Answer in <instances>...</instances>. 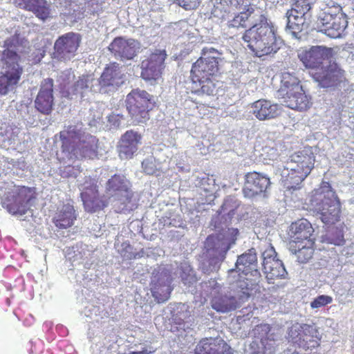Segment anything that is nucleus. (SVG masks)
I'll use <instances>...</instances> for the list:
<instances>
[{
	"label": "nucleus",
	"instance_id": "f257e3e1",
	"mask_svg": "<svg viewBox=\"0 0 354 354\" xmlns=\"http://www.w3.org/2000/svg\"><path fill=\"white\" fill-rule=\"evenodd\" d=\"M59 138L62 144L60 153L57 154L58 159L65 165L64 169L59 167L62 177L68 178L73 175L71 165L75 161L93 159L97 156L98 140L84 131L82 122H74L65 126L64 129L59 133Z\"/></svg>",
	"mask_w": 354,
	"mask_h": 354
},
{
	"label": "nucleus",
	"instance_id": "f03ea898",
	"mask_svg": "<svg viewBox=\"0 0 354 354\" xmlns=\"http://www.w3.org/2000/svg\"><path fill=\"white\" fill-rule=\"evenodd\" d=\"M28 40L15 35L3 41L0 50V95L12 92L23 73L21 65V56L28 53Z\"/></svg>",
	"mask_w": 354,
	"mask_h": 354
},
{
	"label": "nucleus",
	"instance_id": "7ed1b4c3",
	"mask_svg": "<svg viewBox=\"0 0 354 354\" xmlns=\"http://www.w3.org/2000/svg\"><path fill=\"white\" fill-rule=\"evenodd\" d=\"M221 216H214L210 225L217 232L206 239L200 268L204 273L218 270L227 252L235 244L239 234L237 228L225 227L218 222Z\"/></svg>",
	"mask_w": 354,
	"mask_h": 354
},
{
	"label": "nucleus",
	"instance_id": "20e7f679",
	"mask_svg": "<svg viewBox=\"0 0 354 354\" xmlns=\"http://www.w3.org/2000/svg\"><path fill=\"white\" fill-rule=\"evenodd\" d=\"M242 39L245 46L258 57L276 53L281 44V39L277 37L266 17V22H258L246 30Z\"/></svg>",
	"mask_w": 354,
	"mask_h": 354
},
{
	"label": "nucleus",
	"instance_id": "39448f33",
	"mask_svg": "<svg viewBox=\"0 0 354 354\" xmlns=\"http://www.w3.org/2000/svg\"><path fill=\"white\" fill-rule=\"evenodd\" d=\"M315 157L309 150L292 154L281 169V181L288 190L299 189L300 184L314 167Z\"/></svg>",
	"mask_w": 354,
	"mask_h": 354
},
{
	"label": "nucleus",
	"instance_id": "423d86ee",
	"mask_svg": "<svg viewBox=\"0 0 354 354\" xmlns=\"http://www.w3.org/2000/svg\"><path fill=\"white\" fill-rule=\"evenodd\" d=\"M233 270H229L227 277L230 283V290L225 295L214 296L211 301L213 309L220 313H228L240 308L252 295V288L250 287L248 279H232Z\"/></svg>",
	"mask_w": 354,
	"mask_h": 354
},
{
	"label": "nucleus",
	"instance_id": "0eeeda50",
	"mask_svg": "<svg viewBox=\"0 0 354 354\" xmlns=\"http://www.w3.org/2000/svg\"><path fill=\"white\" fill-rule=\"evenodd\" d=\"M310 201L324 223L332 225L339 221L340 203L328 183L323 182L318 189L314 190Z\"/></svg>",
	"mask_w": 354,
	"mask_h": 354
},
{
	"label": "nucleus",
	"instance_id": "6e6552de",
	"mask_svg": "<svg viewBox=\"0 0 354 354\" xmlns=\"http://www.w3.org/2000/svg\"><path fill=\"white\" fill-rule=\"evenodd\" d=\"M6 190L1 198V204L9 213L21 220L32 216L30 206L35 197L30 188L13 185L8 187Z\"/></svg>",
	"mask_w": 354,
	"mask_h": 354
},
{
	"label": "nucleus",
	"instance_id": "1a4fd4ad",
	"mask_svg": "<svg viewBox=\"0 0 354 354\" xmlns=\"http://www.w3.org/2000/svg\"><path fill=\"white\" fill-rule=\"evenodd\" d=\"M347 25L346 17L341 12L339 6L329 7L325 5L317 15V30L329 37H340Z\"/></svg>",
	"mask_w": 354,
	"mask_h": 354
},
{
	"label": "nucleus",
	"instance_id": "9d476101",
	"mask_svg": "<svg viewBox=\"0 0 354 354\" xmlns=\"http://www.w3.org/2000/svg\"><path fill=\"white\" fill-rule=\"evenodd\" d=\"M130 183L124 175L115 174L106 183V192L110 201L118 211L126 212L131 210L134 204L131 203L133 196L130 189Z\"/></svg>",
	"mask_w": 354,
	"mask_h": 354
},
{
	"label": "nucleus",
	"instance_id": "9b49d317",
	"mask_svg": "<svg viewBox=\"0 0 354 354\" xmlns=\"http://www.w3.org/2000/svg\"><path fill=\"white\" fill-rule=\"evenodd\" d=\"M153 97L140 89L132 90L126 97L127 110L133 122L145 123L149 119V110L153 106Z\"/></svg>",
	"mask_w": 354,
	"mask_h": 354
},
{
	"label": "nucleus",
	"instance_id": "f8f14e48",
	"mask_svg": "<svg viewBox=\"0 0 354 354\" xmlns=\"http://www.w3.org/2000/svg\"><path fill=\"white\" fill-rule=\"evenodd\" d=\"M221 62V53L217 50L212 47L203 48L201 57L192 65V80L214 78L218 73Z\"/></svg>",
	"mask_w": 354,
	"mask_h": 354
},
{
	"label": "nucleus",
	"instance_id": "ddd939ff",
	"mask_svg": "<svg viewBox=\"0 0 354 354\" xmlns=\"http://www.w3.org/2000/svg\"><path fill=\"white\" fill-rule=\"evenodd\" d=\"M126 75L120 64L113 62L104 69L98 79L95 78V83L91 84L93 93L113 94L124 84Z\"/></svg>",
	"mask_w": 354,
	"mask_h": 354
},
{
	"label": "nucleus",
	"instance_id": "4468645a",
	"mask_svg": "<svg viewBox=\"0 0 354 354\" xmlns=\"http://www.w3.org/2000/svg\"><path fill=\"white\" fill-rule=\"evenodd\" d=\"M81 39L80 34L73 32L59 36L54 44L53 58L62 62L73 59L76 55Z\"/></svg>",
	"mask_w": 354,
	"mask_h": 354
},
{
	"label": "nucleus",
	"instance_id": "2eb2a0df",
	"mask_svg": "<svg viewBox=\"0 0 354 354\" xmlns=\"http://www.w3.org/2000/svg\"><path fill=\"white\" fill-rule=\"evenodd\" d=\"M312 76L318 85L322 88H335L344 79V71L337 64L326 62L317 68Z\"/></svg>",
	"mask_w": 354,
	"mask_h": 354
},
{
	"label": "nucleus",
	"instance_id": "dca6fc26",
	"mask_svg": "<svg viewBox=\"0 0 354 354\" xmlns=\"http://www.w3.org/2000/svg\"><path fill=\"white\" fill-rule=\"evenodd\" d=\"M171 278L169 271L165 268H158L152 272L151 290L158 303L166 301L170 296L172 288L170 286Z\"/></svg>",
	"mask_w": 354,
	"mask_h": 354
},
{
	"label": "nucleus",
	"instance_id": "f3484780",
	"mask_svg": "<svg viewBox=\"0 0 354 354\" xmlns=\"http://www.w3.org/2000/svg\"><path fill=\"white\" fill-rule=\"evenodd\" d=\"M81 198L84 207L88 212H96L102 209L106 204L100 198L97 182L95 179L86 178L80 185Z\"/></svg>",
	"mask_w": 354,
	"mask_h": 354
},
{
	"label": "nucleus",
	"instance_id": "a211bd4d",
	"mask_svg": "<svg viewBox=\"0 0 354 354\" xmlns=\"http://www.w3.org/2000/svg\"><path fill=\"white\" fill-rule=\"evenodd\" d=\"M140 47V42L134 39L118 37L109 44V50L115 59L125 61L133 59Z\"/></svg>",
	"mask_w": 354,
	"mask_h": 354
},
{
	"label": "nucleus",
	"instance_id": "6ab92c4d",
	"mask_svg": "<svg viewBox=\"0 0 354 354\" xmlns=\"http://www.w3.org/2000/svg\"><path fill=\"white\" fill-rule=\"evenodd\" d=\"M270 185V178L267 176L255 171L249 172L245 176L243 193L249 198L257 196L266 197Z\"/></svg>",
	"mask_w": 354,
	"mask_h": 354
},
{
	"label": "nucleus",
	"instance_id": "aec40b11",
	"mask_svg": "<svg viewBox=\"0 0 354 354\" xmlns=\"http://www.w3.org/2000/svg\"><path fill=\"white\" fill-rule=\"evenodd\" d=\"M167 54L164 50H156L150 56L141 63V77L147 80H156L161 77L165 68Z\"/></svg>",
	"mask_w": 354,
	"mask_h": 354
},
{
	"label": "nucleus",
	"instance_id": "412c9836",
	"mask_svg": "<svg viewBox=\"0 0 354 354\" xmlns=\"http://www.w3.org/2000/svg\"><path fill=\"white\" fill-rule=\"evenodd\" d=\"M235 267V269H232L235 272L232 274L233 280H237L239 278L242 279L239 274H237V272H242L245 275L250 274L255 279L259 278L261 274L259 270L256 249L252 248L238 256Z\"/></svg>",
	"mask_w": 354,
	"mask_h": 354
},
{
	"label": "nucleus",
	"instance_id": "4be33fe9",
	"mask_svg": "<svg viewBox=\"0 0 354 354\" xmlns=\"http://www.w3.org/2000/svg\"><path fill=\"white\" fill-rule=\"evenodd\" d=\"M283 19L286 21L285 30L292 37L300 39L301 32L307 31L312 21V13H305L288 10Z\"/></svg>",
	"mask_w": 354,
	"mask_h": 354
},
{
	"label": "nucleus",
	"instance_id": "5701e85b",
	"mask_svg": "<svg viewBox=\"0 0 354 354\" xmlns=\"http://www.w3.org/2000/svg\"><path fill=\"white\" fill-rule=\"evenodd\" d=\"M262 267L268 279L275 278L284 279L288 272L283 262L277 258V252L274 247L269 245L262 252Z\"/></svg>",
	"mask_w": 354,
	"mask_h": 354
},
{
	"label": "nucleus",
	"instance_id": "b1692460",
	"mask_svg": "<svg viewBox=\"0 0 354 354\" xmlns=\"http://www.w3.org/2000/svg\"><path fill=\"white\" fill-rule=\"evenodd\" d=\"M330 48L322 46H312L298 53V57L306 68H320L331 55Z\"/></svg>",
	"mask_w": 354,
	"mask_h": 354
},
{
	"label": "nucleus",
	"instance_id": "393cba45",
	"mask_svg": "<svg viewBox=\"0 0 354 354\" xmlns=\"http://www.w3.org/2000/svg\"><path fill=\"white\" fill-rule=\"evenodd\" d=\"M53 80L46 78L41 82L39 91L35 100V106L40 113L48 115L53 110Z\"/></svg>",
	"mask_w": 354,
	"mask_h": 354
},
{
	"label": "nucleus",
	"instance_id": "a878e982",
	"mask_svg": "<svg viewBox=\"0 0 354 354\" xmlns=\"http://www.w3.org/2000/svg\"><path fill=\"white\" fill-rule=\"evenodd\" d=\"M266 22V16L259 9L253 6H248L245 11L234 15L233 18L228 21L230 28H246L252 26L258 22Z\"/></svg>",
	"mask_w": 354,
	"mask_h": 354
},
{
	"label": "nucleus",
	"instance_id": "bb28decb",
	"mask_svg": "<svg viewBox=\"0 0 354 354\" xmlns=\"http://www.w3.org/2000/svg\"><path fill=\"white\" fill-rule=\"evenodd\" d=\"M250 111L259 120H268L280 115L281 107L270 100H259L252 104Z\"/></svg>",
	"mask_w": 354,
	"mask_h": 354
},
{
	"label": "nucleus",
	"instance_id": "cd10ccee",
	"mask_svg": "<svg viewBox=\"0 0 354 354\" xmlns=\"http://www.w3.org/2000/svg\"><path fill=\"white\" fill-rule=\"evenodd\" d=\"M141 136L138 132L133 130L126 131L121 137L118 153L121 159L131 158L138 150V146L140 143Z\"/></svg>",
	"mask_w": 354,
	"mask_h": 354
},
{
	"label": "nucleus",
	"instance_id": "c85d7f7f",
	"mask_svg": "<svg viewBox=\"0 0 354 354\" xmlns=\"http://www.w3.org/2000/svg\"><path fill=\"white\" fill-rule=\"evenodd\" d=\"M94 83L95 77L93 74L80 76L78 80L68 86V88L64 89L63 96L73 99L75 96L80 95L81 98H83L88 91L93 92L91 84Z\"/></svg>",
	"mask_w": 354,
	"mask_h": 354
},
{
	"label": "nucleus",
	"instance_id": "c756f323",
	"mask_svg": "<svg viewBox=\"0 0 354 354\" xmlns=\"http://www.w3.org/2000/svg\"><path fill=\"white\" fill-rule=\"evenodd\" d=\"M313 231L311 223L306 219L303 218L292 223L288 232L292 239L290 243H294L295 245L305 243L308 239L313 241L314 238H312Z\"/></svg>",
	"mask_w": 354,
	"mask_h": 354
},
{
	"label": "nucleus",
	"instance_id": "7c9ffc66",
	"mask_svg": "<svg viewBox=\"0 0 354 354\" xmlns=\"http://www.w3.org/2000/svg\"><path fill=\"white\" fill-rule=\"evenodd\" d=\"M285 106L295 110L304 111L309 106V100L302 88L300 90H293L280 96Z\"/></svg>",
	"mask_w": 354,
	"mask_h": 354
},
{
	"label": "nucleus",
	"instance_id": "2f4dec72",
	"mask_svg": "<svg viewBox=\"0 0 354 354\" xmlns=\"http://www.w3.org/2000/svg\"><path fill=\"white\" fill-rule=\"evenodd\" d=\"M77 214L73 205L67 203L57 209L53 222L55 226L60 229H66L73 225Z\"/></svg>",
	"mask_w": 354,
	"mask_h": 354
},
{
	"label": "nucleus",
	"instance_id": "473e14b6",
	"mask_svg": "<svg viewBox=\"0 0 354 354\" xmlns=\"http://www.w3.org/2000/svg\"><path fill=\"white\" fill-rule=\"evenodd\" d=\"M194 354H232V351L227 344H216L215 339L206 338L197 344Z\"/></svg>",
	"mask_w": 354,
	"mask_h": 354
},
{
	"label": "nucleus",
	"instance_id": "72a5a7b5",
	"mask_svg": "<svg viewBox=\"0 0 354 354\" xmlns=\"http://www.w3.org/2000/svg\"><path fill=\"white\" fill-rule=\"evenodd\" d=\"M256 330L261 332L266 335V337H261V343L264 347L263 354H275L277 351V347L281 342V339L276 336L274 333H270L269 325H261L257 327Z\"/></svg>",
	"mask_w": 354,
	"mask_h": 354
},
{
	"label": "nucleus",
	"instance_id": "f704fd0d",
	"mask_svg": "<svg viewBox=\"0 0 354 354\" xmlns=\"http://www.w3.org/2000/svg\"><path fill=\"white\" fill-rule=\"evenodd\" d=\"M240 202L233 196H228L224 201L221 206V212L214 216H221L220 221L221 225L228 227V223L234 214V210L239 207Z\"/></svg>",
	"mask_w": 354,
	"mask_h": 354
},
{
	"label": "nucleus",
	"instance_id": "c9c22d12",
	"mask_svg": "<svg viewBox=\"0 0 354 354\" xmlns=\"http://www.w3.org/2000/svg\"><path fill=\"white\" fill-rule=\"evenodd\" d=\"M313 239L295 245L294 243H290L289 250L292 254H297L300 263H305L313 257Z\"/></svg>",
	"mask_w": 354,
	"mask_h": 354
},
{
	"label": "nucleus",
	"instance_id": "e433bc0d",
	"mask_svg": "<svg viewBox=\"0 0 354 354\" xmlns=\"http://www.w3.org/2000/svg\"><path fill=\"white\" fill-rule=\"evenodd\" d=\"M20 130L17 127H12L6 124L0 127V147L8 148L11 145L19 140Z\"/></svg>",
	"mask_w": 354,
	"mask_h": 354
},
{
	"label": "nucleus",
	"instance_id": "4c0bfd02",
	"mask_svg": "<svg viewBox=\"0 0 354 354\" xmlns=\"http://www.w3.org/2000/svg\"><path fill=\"white\" fill-rule=\"evenodd\" d=\"M281 87L277 92V97L284 96L285 93H288L295 89L300 90L302 86L299 84V79L292 74L285 72L281 75Z\"/></svg>",
	"mask_w": 354,
	"mask_h": 354
},
{
	"label": "nucleus",
	"instance_id": "58836bf2",
	"mask_svg": "<svg viewBox=\"0 0 354 354\" xmlns=\"http://www.w3.org/2000/svg\"><path fill=\"white\" fill-rule=\"evenodd\" d=\"M302 342L306 344V348H315L319 345L321 339L315 325L302 324Z\"/></svg>",
	"mask_w": 354,
	"mask_h": 354
},
{
	"label": "nucleus",
	"instance_id": "ea45409f",
	"mask_svg": "<svg viewBox=\"0 0 354 354\" xmlns=\"http://www.w3.org/2000/svg\"><path fill=\"white\" fill-rule=\"evenodd\" d=\"M343 225L339 224L337 227H330L325 234L322 236V242L333 244L335 245H342L345 243L344 237Z\"/></svg>",
	"mask_w": 354,
	"mask_h": 354
},
{
	"label": "nucleus",
	"instance_id": "a19ab883",
	"mask_svg": "<svg viewBox=\"0 0 354 354\" xmlns=\"http://www.w3.org/2000/svg\"><path fill=\"white\" fill-rule=\"evenodd\" d=\"M337 300L341 304H345L351 298L354 297V281L345 280L334 288Z\"/></svg>",
	"mask_w": 354,
	"mask_h": 354
},
{
	"label": "nucleus",
	"instance_id": "79ce46f5",
	"mask_svg": "<svg viewBox=\"0 0 354 354\" xmlns=\"http://www.w3.org/2000/svg\"><path fill=\"white\" fill-rule=\"evenodd\" d=\"M214 80V78H209V80L201 79L199 80H192L193 84L192 92L198 95H213L216 89V85Z\"/></svg>",
	"mask_w": 354,
	"mask_h": 354
},
{
	"label": "nucleus",
	"instance_id": "37998d69",
	"mask_svg": "<svg viewBox=\"0 0 354 354\" xmlns=\"http://www.w3.org/2000/svg\"><path fill=\"white\" fill-rule=\"evenodd\" d=\"M180 276L185 285L190 286L197 281L194 270L187 262L180 264Z\"/></svg>",
	"mask_w": 354,
	"mask_h": 354
},
{
	"label": "nucleus",
	"instance_id": "c03bdc74",
	"mask_svg": "<svg viewBox=\"0 0 354 354\" xmlns=\"http://www.w3.org/2000/svg\"><path fill=\"white\" fill-rule=\"evenodd\" d=\"M302 324L296 323L288 330V337L290 341L298 344L300 347L306 348V344L302 342Z\"/></svg>",
	"mask_w": 354,
	"mask_h": 354
},
{
	"label": "nucleus",
	"instance_id": "a18cd8bd",
	"mask_svg": "<svg viewBox=\"0 0 354 354\" xmlns=\"http://www.w3.org/2000/svg\"><path fill=\"white\" fill-rule=\"evenodd\" d=\"M75 78V74L73 71L70 69H66L63 71H61L57 77V82L59 83L62 90V93L63 94V91L64 88H68L70 82L73 81Z\"/></svg>",
	"mask_w": 354,
	"mask_h": 354
},
{
	"label": "nucleus",
	"instance_id": "49530a36",
	"mask_svg": "<svg viewBox=\"0 0 354 354\" xmlns=\"http://www.w3.org/2000/svg\"><path fill=\"white\" fill-rule=\"evenodd\" d=\"M315 0H295V3L291 10L305 13H312V6Z\"/></svg>",
	"mask_w": 354,
	"mask_h": 354
},
{
	"label": "nucleus",
	"instance_id": "de8ad7c7",
	"mask_svg": "<svg viewBox=\"0 0 354 354\" xmlns=\"http://www.w3.org/2000/svg\"><path fill=\"white\" fill-rule=\"evenodd\" d=\"M77 2V1L76 0L73 6L70 8L71 10H68V12H66V15L71 16L75 21L83 18L85 13H86L85 6L83 7Z\"/></svg>",
	"mask_w": 354,
	"mask_h": 354
},
{
	"label": "nucleus",
	"instance_id": "09e8293b",
	"mask_svg": "<svg viewBox=\"0 0 354 354\" xmlns=\"http://www.w3.org/2000/svg\"><path fill=\"white\" fill-rule=\"evenodd\" d=\"M15 3L21 8L32 11L39 3H44V0H15Z\"/></svg>",
	"mask_w": 354,
	"mask_h": 354
},
{
	"label": "nucleus",
	"instance_id": "8fccbe9b",
	"mask_svg": "<svg viewBox=\"0 0 354 354\" xmlns=\"http://www.w3.org/2000/svg\"><path fill=\"white\" fill-rule=\"evenodd\" d=\"M332 301L333 298L330 296L322 295L310 302V307L313 309H318L332 303Z\"/></svg>",
	"mask_w": 354,
	"mask_h": 354
},
{
	"label": "nucleus",
	"instance_id": "3c124183",
	"mask_svg": "<svg viewBox=\"0 0 354 354\" xmlns=\"http://www.w3.org/2000/svg\"><path fill=\"white\" fill-rule=\"evenodd\" d=\"M143 171L148 175H153L157 171L156 161L153 157H149L142 162Z\"/></svg>",
	"mask_w": 354,
	"mask_h": 354
},
{
	"label": "nucleus",
	"instance_id": "603ef678",
	"mask_svg": "<svg viewBox=\"0 0 354 354\" xmlns=\"http://www.w3.org/2000/svg\"><path fill=\"white\" fill-rule=\"evenodd\" d=\"M222 5L227 6L233 9H241L242 7L250 6L248 0H220Z\"/></svg>",
	"mask_w": 354,
	"mask_h": 354
},
{
	"label": "nucleus",
	"instance_id": "864d4df0",
	"mask_svg": "<svg viewBox=\"0 0 354 354\" xmlns=\"http://www.w3.org/2000/svg\"><path fill=\"white\" fill-rule=\"evenodd\" d=\"M33 12L36 16L42 19L45 20L49 16V9L46 6V1L44 0V3H39L36 8L35 10H33Z\"/></svg>",
	"mask_w": 354,
	"mask_h": 354
},
{
	"label": "nucleus",
	"instance_id": "5fc2aeb1",
	"mask_svg": "<svg viewBox=\"0 0 354 354\" xmlns=\"http://www.w3.org/2000/svg\"><path fill=\"white\" fill-rule=\"evenodd\" d=\"M215 180L211 176L205 175L200 179L198 185L205 191L209 192L211 189L212 186H214Z\"/></svg>",
	"mask_w": 354,
	"mask_h": 354
},
{
	"label": "nucleus",
	"instance_id": "6e6d98bb",
	"mask_svg": "<svg viewBox=\"0 0 354 354\" xmlns=\"http://www.w3.org/2000/svg\"><path fill=\"white\" fill-rule=\"evenodd\" d=\"M106 118L111 126L118 127L120 126L121 121L124 120V115L120 113H112Z\"/></svg>",
	"mask_w": 354,
	"mask_h": 354
},
{
	"label": "nucleus",
	"instance_id": "4d7b16f0",
	"mask_svg": "<svg viewBox=\"0 0 354 354\" xmlns=\"http://www.w3.org/2000/svg\"><path fill=\"white\" fill-rule=\"evenodd\" d=\"M263 153L261 156H265V159L274 160L278 157L277 149L270 147H265L262 149Z\"/></svg>",
	"mask_w": 354,
	"mask_h": 354
},
{
	"label": "nucleus",
	"instance_id": "13d9d810",
	"mask_svg": "<svg viewBox=\"0 0 354 354\" xmlns=\"http://www.w3.org/2000/svg\"><path fill=\"white\" fill-rule=\"evenodd\" d=\"M46 51L42 48L35 49L29 56L30 60L32 64H37L41 62L42 58L45 56Z\"/></svg>",
	"mask_w": 354,
	"mask_h": 354
},
{
	"label": "nucleus",
	"instance_id": "bf43d9fd",
	"mask_svg": "<svg viewBox=\"0 0 354 354\" xmlns=\"http://www.w3.org/2000/svg\"><path fill=\"white\" fill-rule=\"evenodd\" d=\"M21 116L26 120H31L30 112L34 111V109L32 106L26 104H21L19 109Z\"/></svg>",
	"mask_w": 354,
	"mask_h": 354
},
{
	"label": "nucleus",
	"instance_id": "052dcab7",
	"mask_svg": "<svg viewBox=\"0 0 354 354\" xmlns=\"http://www.w3.org/2000/svg\"><path fill=\"white\" fill-rule=\"evenodd\" d=\"M62 9V13L66 15L68 10H71L70 8L73 6V4L76 0H58Z\"/></svg>",
	"mask_w": 354,
	"mask_h": 354
},
{
	"label": "nucleus",
	"instance_id": "680f3d73",
	"mask_svg": "<svg viewBox=\"0 0 354 354\" xmlns=\"http://www.w3.org/2000/svg\"><path fill=\"white\" fill-rule=\"evenodd\" d=\"M209 286L213 289H216L219 287L218 283L215 280H211L208 282Z\"/></svg>",
	"mask_w": 354,
	"mask_h": 354
},
{
	"label": "nucleus",
	"instance_id": "e2e57ef3",
	"mask_svg": "<svg viewBox=\"0 0 354 354\" xmlns=\"http://www.w3.org/2000/svg\"><path fill=\"white\" fill-rule=\"evenodd\" d=\"M129 354H149L147 350L139 351V352H131Z\"/></svg>",
	"mask_w": 354,
	"mask_h": 354
},
{
	"label": "nucleus",
	"instance_id": "0e129e2a",
	"mask_svg": "<svg viewBox=\"0 0 354 354\" xmlns=\"http://www.w3.org/2000/svg\"><path fill=\"white\" fill-rule=\"evenodd\" d=\"M179 25L180 26V27L185 28V27H187L188 26V24L185 21H181L179 22Z\"/></svg>",
	"mask_w": 354,
	"mask_h": 354
},
{
	"label": "nucleus",
	"instance_id": "69168bd1",
	"mask_svg": "<svg viewBox=\"0 0 354 354\" xmlns=\"http://www.w3.org/2000/svg\"><path fill=\"white\" fill-rule=\"evenodd\" d=\"M124 256L126 257V254H124ZM127 257L129 258V259H132V258L136 259V258H137L136 254L135 255L129 254V255H127Z\"/></svg>",
	"mask_w": 354,
	"mask_h": 354
},
{
	"label": "nucleus",
	"instance_id": "338daca9",
	"mask_svg": "<svg viewBox=\"0 0 354 354\" xmlns=\"http://www.w3.org/2000/svg\"><path fill=\"white\" fill-rule=\"evenodd\" d=\"M127 248L131 249V246L129 245H127Z\"/></svg>",
	"mask_w": 354,
	"mask_h": 354
}]
</instances>
